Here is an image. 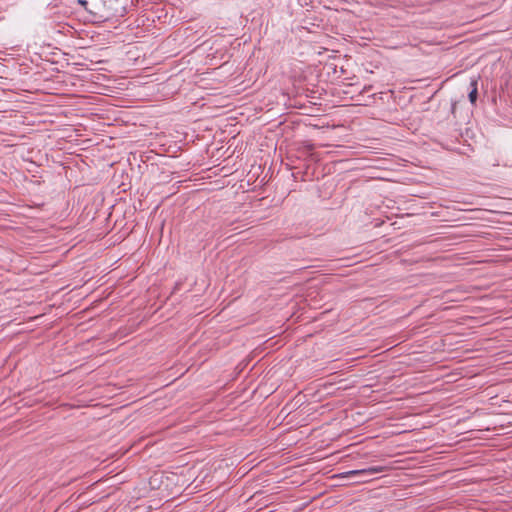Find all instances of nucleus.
Returning a JSON list of instances; mask_svg holds the SVG:
<instances>
[{
    "label": "nucleus",
    "instance_id": "f257e3e1",
    "mask_svg": "<svg viewBox=\"0 0 512 512\" xmlns=\"http://www.w3.org/2000/svg\"><path fill=\"white\" fill-rule=\"evenodd\" d=\"M384 471L383 466H370L363 469L350 470L344 474L345 477H354V476H373L377 473H381Z\"/></svg>",
    "mask_w": 512,
    "mask_h": 512
},
{
    "label": "nucleus",
    "instance_id": "f03ea898",
    "mask_svg": "<svg viewBox=\"0 0 512 512\" xmlns=\"http://www.w3.org/2000/svg\"><path fill=\"white\" fill-rule=\"evenodd\" d=\"M477 80H471L470 82V87H471V90L468 94V98H469V101L471 102V104H475L476 103V100H477V95H478V88H477Z\"/></svg>",
    "mask_w": 512,
    "mask_h": 512
}]
</instances>
